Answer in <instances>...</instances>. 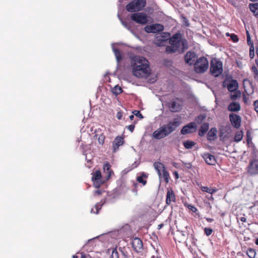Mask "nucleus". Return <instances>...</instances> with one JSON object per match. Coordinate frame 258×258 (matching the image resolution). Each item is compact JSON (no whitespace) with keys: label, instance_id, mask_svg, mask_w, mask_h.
Instances as JSON below:
<instances>
[{"label":"nucleus","instance_id":"1","mask_svg":"<svg viewBox=\"0 0 258 258\" xmlns=\"http://www.w3.org/2000/svg\"><path fill=\"white\" fill-rule=\"evenodd\" d=\"M168 42L169 45L166 47V52L169 54H182L188 47L187 40L183 38L182 34L179 32L174 34L171 37Z\"/></svg>","mask_w":258,"mask_h":258},{"label":"nucleus","instance_id":"2","mask_svg":"<svg viewBox=\"0 0 258 258\" xmlns=\"http://www.w3.org/2000/svg\"><path fill=\"white\" fill-rule=\"evenodd\" d=\"M133 75L138 78H144L150 73L149 61L144 57L139 55L131 58Z\"/></svg>","mask_w":258,"mask_h":258},{"label":"nucleus","instance_id":"3","mask_svg":"<svg viewBox=\"0 0 258 258\" xmlns=\"http://www.w3.org/2000/svg\"><path fill=\"white\" fill-rule=\"evenodd\" d=\"M209 68V62L204 56L198 58L194 63L195 71L198 74H203L207 71Z\"/></svg>","mask_w":258,"mask_h":258},{"label":"nucleus","instance_id":"4","mask_svg":"<svg viewBox=\"0 0 258 258\" xmlns=\"http://www.w3.org/2000/svg\"><path fill=\"white\" fill-rule=\"evenodd\" d=\"M210 72L211 74L217 77L223 72V63L217 59H212L210 63Z\"/></svg>","mask_w":258,"mask_h":258},{"label":"nucleus","instance_id":"5","mask_svg":"<svg viewBox=\"0 0 258 258\" xmlns=\"http://www.w3.org/2000/svg\"><path fill=\"white\" fill-rule=\"evenodd\" d=\"M145 0H133L126 6V9L130 12H135L142 10L146 6Z\"/></svg>","mask_w":258,"mask_h":258},{"label":"nucleus","instance_id":"6","mask_svg":"<svg viewBox=\"0 0 258 258\" xmlns=\"http://www.w3.org/2000/svg\"><path fill=\"white\" fill-rule=\"evenodd\" d=\"M180 120L178 118H174L173 121H170L166 125H162V136H165L169 135L179 125Z\"/></svg>","mask_w":258,"mask_h":258},{"label":"nucleus","instance_id":"7","mask_svg":"<svg viewBox=\"0 0 258 258\" xmlns=\"http://www.w3.org/2000/svg\"><path fill=\"white\" fill-rule=\"evenodd\" d=\"M167 106L169 110L173 112L179 111L181 109V102L179 99L175 98L167 103Z\"/></svg>","mask_w":258,"mask_h":258},{"label":"nucleus","instance_id":"8","mask_svg":"<svg viewBox=\"0 0 258 258\" xmlns=\"http://www.w3.org/2000/svg\"><path fill=\"white\" fill-rule=\"evenodd\" d=\"M131 19L137 23L146 24L147 22V18L145 14L142 13H136L132 14Z\"/></svg>","mask_w":258,"mask_h":258},{"label":"nucleus","instance_id":"9","mask_svg":"<svg viewBox=\"0 0 258 258\" xmlns=\"http://www.w3.org/2000/svg\"><path fill=\"white\" fill-rule=\"evenodd\" d=\"M229 119L232 125L236 128H239L241 125V118L236 114L231 113L229 115Z\"/></svg>","mask_w":258,"mask_h":258},{"label":"nucleus","instance_id":"10","mask_svg":"<svg viewBox=\"0 0 258 258\" xmlns=\"http://www.w3.org/2000/svg\"><path fill=\"white\" fill-rule=\"evenodd\" d=\"M101 173L100 170H96L92 173V180L94 182V186L97 188H99L103 183V182L101 181Z\"/></svg>","mask_w":258,"mask_h":258},{"label":"nucleus","instance_id":"11","mask_svg":"<svg viewBox=\"0 0 258 258\" xmlns=\"http://www.w3.org/2000/svg\"><path fill=\"white\" fill-rule=\"evenodd\" d=\"M133 249L137 252H140L143 249L142 241L139 238H134L132 242Z\"/></svg>","mask_w":258,"mask_h":258},{"label":"nucleus","instance_id":"12","mask_svg":"<svg viewBox=\"0 0 258 258\" xmlns=\"http://www.w3.org/2000/svg\"><path fill=\"white\" fill-rule=\"evenodd\" d=\"M145 31L147 33H155L161 31V25L159 24L147 25L145 26Z\"/></svg>","mask_w":258,"mask_h":258},{"label":"nucleus","instance_id":"13","mask_svg":"<svg viewBox=\"0 0 258 258\" xmlns=\"http://www.w3.org/2000/svg\"><path fill=\"white\" fill-rule=\"evenodd\" d=\"M176 200L175 195L172 189L170 187L167 188L166 196V203L169 205L172 202H175Z\"/></svg>","mask_w":258,"mask_h":258},{"label":"nucleus","instance_id":"14","mask_svg":"<svg viewBox=\"0 0 258 258\" xmlns=\"http://www.w3.org/2000/svg\"><path fill=\"white\" fill-rule=\"evenodd\" d=\"M124 139L121 136L116 137L112 143L113 152H116L119 147L124 144Z\"/></svg>","mask_w":258,"mask_h":258},{"label":"nucleus","instance_id":"15","mask_svg":"<svg viewBox=\"0 0 258 258\" xmlns=\"http://www.w3.org/2000/svg\"><path fill=\"white\" fill-rule=\"evenodd\" d=\"M196 54L194 52L188 51L184 55L185 62L189 65L194 64Z\"/></svg>","mask_w":258,"mask_h":258},{"label":"nucleus","instance_id":"16","mask_svg":"<svg viewBox=\"0 0 258 258\" xmlns=\"http://www.w3.org/2000/svg\"><path fill=\"white\" fill-rule=\"evenodd\" d=\"M197 127L196 123L195 122H191L187 124L184 125L181 130L180 133L182 135H185L187 134L192 133L191 129H195Z\"/></svg>","mask_w":258,"mask_h":258},{"label":"nucleus","instance_id":"17","mask_svg":"<svg viewBox=\"0 0 258 258\" xmlns=\"http://www.w3.org/2000/svg\"><path fill=\"white\" fill-rule=\"evenodd\" d=\"M202 157L207 164L210 165H215L216 163V160L214 155L209 153H204Z\"/></svg>","mask_w":258,"mask_h":258},{"label":"nucleus","instance_id":"18","mask_svg":"<svg viewBox=\"0 0 258 258\" xmlns=\"http://www.w3.org/2000/svg\"><path fill=\"white\" fill-rule=\"evenodd\" d=\"M248 171L252 174H258V159L251 161L249 164Z\"/></svg>","mask_w":258,"mask_h":258},{"label":"nucleus","instance_id":"19","mask_svg":"<svg viewBox=\"0 0 258 258\" xmlns=\"http://www.w3.org/2000/svg\"><path fill=\"white\" fill-rule=\"evenodd\" d=\"M238 84L236 80L232 79L227 85V89L229 92H234L238 89Z\"/></svg>","mask_w":258,"mask_h":258},{"label":"nucleus","instance_id":"20","mask_svg":"<svg viewBox=\"0 0 258 258\" xmlns=\"http://www.w3.org/2000/svg\"><path fill=\"white\" fill-rule=\"evenodd\" d=\"M103 170L105 173L107 174V178L109 179L113 174V171L111 169V165L108 162H106L103 165Z\"/></svg>","mask_w":258,"mask_h":258},{"label":"nucleus","instance_id":"21","mask_svg":"<svg viewBox=\"0 0 258 258\" xmlns=\"http://www.w3.org/2000/svg\"><path fill=\"white\" fill-rule=\"evenodd\" d=\"M228 109L231 112H237L240 110V104L237 102H232L228 105Z\"/></svg>","mask_w":258,"mask_h":258},{"label":"nucleus","instance_id":"22","mask_svg":"<svg viewBox=\"0 0 258 258\" xmlns=\"http://www.w3.org/2000/svg\"><path fill=\"white\" fill-rule=\"evenodd\" d=\"M248 7L253 15L258 18V3H250Z\"/></svg>","mask_w":258,"mask_h":258},{"label":"nucleus","instance_id":"23","mask_svg":"<svg viewBox=\"0 0 258 258\" xmlns=\"http://www.w3.org/2000/svg\"><path fill=\"white\" fill-rule=\"evenodd\" d=\"M209 128V124L208 122L203 123L199 131V136L203 137L205 135L206 132L208 131Z\"/></svg>","mask_w":258,"mask_h":258},{"label":"nucleus","instance_id":"24","mask_svg":"<svg viewBox=\"0 0 258 258\" xmlns=\"http://www.w3.org/2000/svg\"><path fill=\"white\" fill-rule=\"evenodd\" d=\"M152 140L151 141L153 145L155 144V142L153 141V139L159 140L161 139V127H160L156 131L153 132L152 136Z\"/></svg>","mask_w":258,"mask_h":258},{"label":"nucleus","instance_id":"25","mask_svg":"<svg viewBox=\"0 0 258 258\" xmlns=\"http://www.w3.org/2000/svg\"><path fill=\"white\" fill-rule=\"evenodd\" d=\"M217 129L215 127L212 128L208 133L207 139L209 141L214 140L216 137Z\"/></svg>","mask_w":258,"mask_h":258},{"label":"nucleus","instance_id":"26","mask_svg":"<svg viewBox=\"0 0 258 258\" xmlns=\"http://www.w3.org/2000/svg\"><path fill=\"white\" fill-rule=\"evenodd\" d=\"M148 175L145 172H142L141 176L137 177V181L139 183H142L143 185H145L147 183L146 179Z\"/></svg>","mask_w":258,"mask_h":258},{"label":"nucleus","instance_id":"27","mask_svg":"<svg viewBox=\"0 0 258 258\" xmlns=\"http://www.w3.org/2000/svg\"><path fill=\"white\" fill-rule=\"evenodd\" d=\"M153 166L155 168V169L157 171L160 181H161V162L159 161L155 162Z\"/></svg>","mask_w":258,"mask_h":258},{"label":"nucleus","instance_id":"28","mask_svg":"<svg viewBox=\"0 0 258 258\" xmlns=\"http://www.w3.org/2000/svg\"><path fill=\"white\" fill-rule=\"evenodd\" d=\"M201 190L204 192H206L207 193L210 194L211 195L216 192L218 189L216 188H210L208 186H202L201 187Z\"/></svg>","mask_w":258,"mask_h":258},{"label":"nucleus","instance_id":"29","mask_svg":"<svg viewBox=\"0 0 258 258\" xmlns=\"http://www.w3.org/2000/svg\"><path fill=\"white\" fill-rule=\"evenodd\" d=\"M154 43L157 46H161V33H159L155 35Z\"/></svg>","mask_w":258,"mask_h":258},{"label":"nucleus","instance_id":"30","mask_svg":"<svg viewBox=\"0 0 258 258\" xmlns=\"http://www.w3.org/2000/svg\"><path fill=\"white\" fill-rule=\"evenodd\" d=\"M195 145V142L189 140L185 141L183 142V146L187 149H191Z\"/></svg>","mask_w":258,"mask_h":258},{"label":"nucleus","instance_id":"31","mask_svg":"<svg viewBox=\"0 0 258 258\" xmlns=\"http://www.w3.org/2000/svg\"><path fill=\"white\" fill-rule=\"evenodd\" d=\"M243 136V133L242 131L237 132L234 136V141L236 142H240L242 140Z\"/></svg>","mask_w":258,"mask_h":258},{"label":"nucleus","instance_id":"32","mask_svg":"<svg viewBox=\"0 0 258 258\" xmlns=\"http://www.w3.org/2000/svg\"><path fill=\"white\" fill-rule=\"evenodd\" d=\"M113 50L117 61L119 62L122 59V55L119 49L118 48H113Z\"/></svg>","mask_w":258,"mask_h":258},{"label":"nucleus","instance_id":"33","mask_svg":"<svg viewBox=\"0 0 258 258\" xmlns=\"http://www.w3.org/2000/svg\"><path fill=\"white\" fill-rule=\"evenodd\" d=\"M180 19L182 23L186 27H188L190 26V24L188 22V19L184 16L183 14L180 15Z\"/></svg>","mask_w":258,"mask_h":258},{"label":"nucleus","instance_id":"34","mask_svg":"<svg viewBox=\"0 0 258 258\" xmlns=\"http://www.w3.org/2000/svg\"><path fill=\"white\" fill-rule=\"evenodd\" d=\"M246 254L250 258H254L256 252L254 249L252 248H248L246 251Z\"/></svg>","mask_w":258,"mask_h":258},{"label":"nucleus","instance_id":"35","mask_svg":"<svg viewBox=\"0 0 258 258\" xmlns=\"http://www.w3.org/2000/svg\"><path fill=\"white\" fill-rule=\"evenodd\" d=\"M112 93L115 95H119L122 92V88L119 86H115L112 89Z\"/></svg>","mask_w":258,"mask_h":258},{"label":"nucleus","instance_id":"36","mask_svg":"<svg viewBox=\"0 0 258 258\" xmlns=\"http://www.w3.org/2000/svg\"><path fill=\"white\" fill-rule=\"evenodd\" d=\"M206 116L203 114H201L199 116H198L195 118V122L197 123L198 124H201L203 122V121L205 119Z\"/></svg>","mask_w":258,"mask_h":258},{"label":"nucleus","instance_id":"37","mask_svg":"<svg viewBox=\"0 0 258 258\" xmlns=\"http://www.w3.org/2000/svg\"><path fill=\"white\" fill-rule=\"evenodd\" d=\"M184 205L185 207L187 208L189 210H191L194 213H196L198 211L197 208L191 204H189L188 203H184Z\"/></svg>","mask_w":258,"mask_h":258},{"label":"nucleus","instance_id":"38","mask_svg":"<svg viewBox=\"0 0 258 258\" xmlns=\"http://www.w3.org/2000/svg\"><path fill=\"white\" fill-rule=\"evenodd\" d=\"M162 176L164 177L165 182L168 183L169 182L170 176L168 172L165 171L164 169H162Z\"/></svg>","mask_w":258,"mask_h":258},{"label":"nucleus","instance_id":"39","mask_svg":"<svg viewBox=\"0 0 258 258\" xmlns=\"http://www.w3.org/2000/svg\"><path fill=\"white\" fill-rule=\"evenodd\" d=\"M251 72L253 74V77L254 79H257L258 78V70L257 69V68L253 66L252 67L251 69Z\"/></svg>","mask_w":258,"mask_h":258},{"label":"nucleus","instance_id":"40","mask_svg":"<svg viewBox=\"0 0 258 258\" xmlns=\"http://www.w3.org/2000/svg\"><path fill=\"white\" fill-rule=\"evenodd\" d=\"M105 139V135L103 134H100L98 138V141L99 144H100L101 145H103V144L104 143Z\"/></svg>","mask_w":258,"mask_h":258},{"label":"nucleus","instance_id":"41","mask_svg":"<svg viewBox=\"0 0 258 258\" xmlns=\"http://www.w3.org/2000/svg\"><path fill=\"white\" fill-rule=\"evenodd\" d=\"M252 140L251 134L250 131H247L246 132V142L248 145H249Z\"/></svg>","mask_w":258,"mask_h":258},{"label":"nucleus","instance_id":"42","mask_svg":"<svg viewBox=\"0 0 258 258\" xmlns=\"http://www.w3.org/2000/svg\"><path fill=\"white\" fill-rule=\"evenodd\" d=\"M111 257L119 258V253L117 251V249L116 248L112 249Z\"/></svg>","mask_w":258,"mask_h":258},{"label":"nucleus","instance_id":"43","mask_svg":"<svg viewBox=\"0 0 258 258\" xmlns=\"http://www.w3.org/2000/svg\"><path fill=\"white\" fill-rule=\"evenodd\" d=\"M227 35H229V34L227 33L226 34ZM231 39L234 42H237L238 41L239 39L237 37V36L234 34H231L230 35Z\"/></svg>","mask_w":258,"mask_h":258},{"label":"nucleus","instance_id":"44","mask_svg":"<svg viewBox=\"0 0 258 258\" xmlns=\"http://www.w3.org/2000/svg\"><path fill=\"white\" fill-rule=\"evenodd\" d=\"M134 115L140 118H143V116L139 110H134L133 111Z\"/></svg>","mask_w":258,"mask_h":258},{"label":"nucleus","instance_id":"45","mask_svg":"<svg viewBox=\"0 0 258 258\" xmlns=\"http://www.w3.org/2000/svg\"><path fill=\"white\" fill-rule=\"evenodd\" d=\"M95 209H96V211L95 212L94 211L93 209H92L91 210V213H95V214H98V212H99V210L101 209L100 205L99 203L96 204L95 205Z\"/></svg>","mask_w":258,"mask_h":258},{"label":"nucleus","instance_id":"46","mask_svg":"<svg viewBox=\"0 0 258 258\" xmlns=\"http://www.w3.org/2000/svg\"><path fill=\"white\" fill-rule=\"evenodd\" d=\"M204 232L207 236H209L212 234L213 230L210 228L206 227L204 229Z\"/></svg>","mask_w":258,"mask_h":258},{"label":"nucleus","instance_id":"47","mask_svg":"<svg viewBox=\"0 0 258 258\" xmlns=\"http://www.w3.org/2000/svg\"><path fill=\"white\" fill-rule=\"evenodd\" d=\"M246 37L248 45L250 46H253V42L251 41L250 34L248 31H246Z\"/></svg>","mask_w":258,"mask_h":258},{"label":"nucleus","instance_id":"48","mask_svg":"<svg viewBox=\"0 0 258 258\" xmlns=\"http://www.w3.org/2000/svg\"><path fill=\"white\" fill-rule=\"evenodd\" d=\"M254 56V47L253 46H250L249 49V57L250 58H253Z\"/></svg>","mask_w":258,"mask_h":258},{"label":"nucleus","instance_id":"49","mask_svg":"<svg viewBox=\"0 0 258 258\" xmlns=\"http://www.w3.org/2000/svg\"><path fill=\"white\" fill-rule=\"evenodd\" d=\"M239 94L237 92H235L234 94H231L230 98L232 100H235L239 97Z\"/></svg>","mask_w":258,"mask_h":258},{"label":"nucleus","instance_id":"50","mask_svg":"<svg viewBox=\"0 0 258 258\" xmlns=\"http://www.w3.org/2000/svg\"><path fill=\"white\" fill-rule=\"evenodd\" d=\"M253 105V107H254V110L257 113H258V100H255V101H254Z\"/></svg>","mask_w":258,"mask_h":258},{"label":"nucleus","instance_id":"51","mask_svg":"<svg viewBox=\"0 0 258 258\" xmlns=\"http://www.w3.org/2000/svg\"><path fill=\"white\" fill-rule=\"evenodd\" d=\"M122 111L121 110L118 111L117 114H116V117L118 119L120 120L122 118Z\"/></svg>","mask_w":258,"mask_h":258},{"label":"nucleus","instance_id":"52","mask_svg":"<svg viewBox=\"0 0 258 258\" xmlns=\"http://www.w3.org/2000/svg\"><path fill=\"white\" fill-rule=\"evenodd\" d=\"M127 128L131 132H133L135 127L134 124H131L126 126Z\"/></svg>","mask_w":258,"mask_h":258},{"label":"nucleus","instance_id":"53","mask_svg":"<svg viewBox=\"0 0 258 258\" xmlns=\"http://www.w3.org/2000/svg\"><path fill=\"white\" fill-rule=\"evenodd\" d=\"M236 219H237V221H238L239 220H240L242 222H246V218L244 216L241 217H240L239 218L237 217Z\"/></svg>","mask_w":258,"mask_h":258},{"label":"nucleus","instance_id":"54","mask_svg":"<svg viewBox=\"0 0 258 258\" xmlns=\"http://www.w3.org/2000/svg\"><path fill=\"white\" fill-rule=\"evenodd\" d=\"M173 174L175 176L176 179H178L179 178L178 173L177 171L174 172Z\"/></svg>","mask_w":258,"mask_h":258},{"label":"nucleus","instance_id":"55","mask_svg":"<svg viewBox=\"0 0 258 258\" xmlns=\"http://www.w3.org/2000/svg\"><path fill=\"white\" fill-rule=\"evenodd\" d=\"M95 194L98 195H100L101 194H102V191L99 190V189H98V190H96L95 191Z\"/></svg>","mask_w":258,"mask_h":258},{"label":"nucleus","instance_id":"56","mask_svg":"<svg viewBox=\"0 0 258 258\" xmlns=\"http://www.w3.org/2000/svg\"><path fill=\"white\" fill-rule=\"evenodd\" d=\"M207 198H208V199L209 200H211V201H213L214 200V197H213L212 195H211L210 197Z\"/></svg>","mask_w":258,"mask_h":258},{"label":"nucleus","instance_id":"57","mask_svg":"<svg viewBox=\"0 0 258 258\" xmlns=\"http://www.w3.org/2000/svg\"><path fill=\"white\" fill-rule=\"evenodd\" d=\"M121 252H122L123 257H124L125 255H128L127 252H124L123 251H121Z\"/></svg>","mask_w":258,"mask_h":258},{"label":"nucleus","instance_id":"58","mask_svg":"<svg viewBox=\"0 0 258 258\" xmlns=\"http://www.w3.org/2000/svg\"><path fill=\"white\" fill-rule=\"evenodd\" d=\"M129 118L130 119L132 120L134 119V114H132V115H131L130 116H129Z\"/></svg>","mask_w":258,"mask_h":258},{"label":"nucleus","instance_id":"59","mask_svg":"<svg viewBox=\"0 0 258 258\" xmlns=\"http://www.w3.org/2000/svg\"><path fill=\"white\" fill-rule=\"evenodd\" d=\"M122 25H123L124 27H127V24H126V22H123V21H122Z\"/></svg>","mask_w":258,"mask_h":258},{"label":"nucleus","instance_id":"60","mask_svg":"<svg viewBox=\"0 0 258 258\" xmlns=\"http://www.w3.org/2000/svg\"><path fill=\"white\" fill-rule=\"evenodd\" d=\"M207 220L209 222H211L213 221V219L211 218H208L207 219Z\"/></svg>","mask_w":258,"mask_h":258},{"label":"nucleus","instance_id":"61","mask_svg":"<svg viewBox=\"0 0 258 258\" xmlns=\"http://www.w3.org/2000/svg\"><path fill=\"white\" fill-rule=\"evenodd\" d=\"M122 258H132V257H131V256L128 255H125V256L123 257Z\"/></svg>","mask_w":258,"mask_h":258},{"label":"nucleus","instance_id":"62","mask_svg":"<svg viewBox=\"0 0 258 258\" xmlns=\"http://www.w3.org/2000/svg\"><path fill=\"white\" fill-rule=\"evenodd\" d=\"M255 243L256 245H258V238L255 239Z\"/></svg>","mask_w":258,"mask_h":258},{"label":"nucleus","instance_id":"63","mask_svg":"<svg viewBox=\"0 0 258 258\" xmlns=\"http://www.w3.org/2000/svg\"><path fill=\"white\" fill-rule=\"evenodd\" d=\"M255 63L256 64V65L258 67V58L255 59Z\"/></svg>","mask_w":258,"mask_h":258},{"label":"nucleus","instance_id":"64","mask_svg":"<svg viewBox=\"0 0 258 258\" xmlns=\"http://www.w3.org/2000/svg\"><path fill=\"white\" fill-rule=\"evenodd\" d=\"M256 55H257V58H258V49H256Z\"/></svg>","mask_w":258,"mask_h":258}]
</instances>
